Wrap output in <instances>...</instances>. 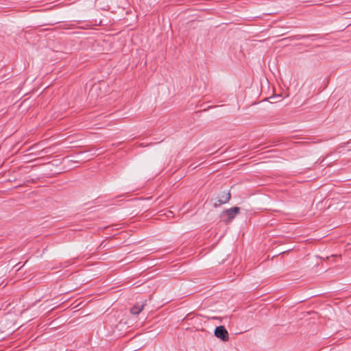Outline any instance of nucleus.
Returning a JSON list of instances; mask_svg holds the SVG:
<instances>
[{"label":"nucleus","mask_w":351,"mask_h":351,"mask_svg":"<svg viewBox=\"0 0 351 351\" xmlns=\"http://www.w3.org/2000/svg\"><path fill=\"white\" fill-rule=\"evenodd\" d=\"M215 335L223 341H228L229 339L228 332L223 326H219L215 328Z\"/></svg>","instance_id":"1"},{"label":"nucleus","mask_w":351,"mask_h":351,"mask_svg":"<svg viewBox=\"0 0 351 351\" xmlns=\"http://www.w3.org/2000/svg\"><path fill=\"white\" fill-rule=\"evenodd\" d=\"M240 208L237 206L232 207L231 208L227 209L224 211V213L227 215L229 220H232L234 218L237 214L239 213Z\"/></svg>","instance_id":"4"},{"label":"nucleus","mask_w":351,"mask_h":351,"mask_svg":"<svg viewBox=\"0 0 351 351\" xmlns=\"http://www.w3.org/2000/svg\"><path fill=\"white\" fill-rule=\"evenodd\" d=\"M146 303H147V301L145 300L141 304H136V305H134V306H132L130 308V313L132 315H138L143 310L145 306H146Z\"/></svg>","instance_id":"3"},{"label":"nucleus","mask_w":351,"mask_h":351,"mask_svg":"<svg viewBox=\"0 0 351 351\" xmlns=\"http://www.w3.org/2000/svg\"><path fill=\"white\" fill-rule=\"evenodd\" d=\"M231 197L230 191H222L217 196V201L214 203V206L217 207L218 205L223 204L229 202Z\"/></svg>","instance_id":"2"}]
</instances>
